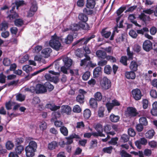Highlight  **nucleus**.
Segmentation results:
<instances>
[{
  "mask_svg": "<svg viewBox=\"0 0 157 157\" xmlns=\"http://www.w3.org/2000/svg\"><path fill=\"white\" fill-rule=\"evenodd\" d=\"M37 148L36 143L34 141H31L29 145L25 148L26 155L27 157H33L34 155V152Z\"/></svg>",
  "mask_w": 157,
  "mask_h": 157,
  "instance_id": "f257e3e1",
  "label": "nucleus"
},
{
  "mask_svg": "<svg viewBox=\"0 0 157 157\" xmlns=\"http://www.w3.org/2000/svg\"><path fill=\"white\" fill-rule=\"evenodd\" d=\"M25 90L32 93L35 92L36 94L43 93L47 91L45 86L40 84H38L35 86H31L29 88H26L25 89Z\"/></svg>",
  "mask_w": 157,
  "mask_h": 157,
  "instance_id": "f03ea898",
  "label": "nucleus"
},
{
  "mask_svg": "<svg viewBox=\"0 0 157 157\" xmlns=\"http://www.w3.org/2000/svg\"><path fill=\"white\" fill-rule=\"evenodd\" d=\"M100 84L101 87L103 90H108L111 86L110 81L106 77L101 79Z\"/></svg>",
  "mask_w": 157,
  "mask_h": 157,
  "instance_id": "7ed1b4c3",
  "label": "nucleus"
},
{
  "mask_svg": "<svg viewBox=\"0 0 157 157\" xmlns=\"http://www.w3.org/2000/svg\"><path fill=\"white\" fill-rule=\"evenodd\" d=\"M125 114L127 117H132L137 116L139 114V113L135 108L129 107L127 108Z\"/></svg>",
  "mask_w": 157,
  "mask_h": 157,
  "instance_id": "20e7f679",
  "label": "nucleus"
},
{
  "mask_svg": "<svg viewBox=\"0 0 157 157\" xmlns=\"http://www.w3.org/2000/svg\"><path fill=\"white\" fill-rule=\"evenodd\" d=\"M49 44L51 47L56 51H59L62 47L59 40H50Z\"/></svg>",
  "mask_w": 157,
  "mask_h": 157,
  "instance_id": "39448f33",
  "label": "nucleus"
},
{
  "mask_svg": "<svg viewBox=\"0 0 157 157\" xmlns=\"http://www.w3.org/2000/svg\"><path fill=\"white\" fill-rule=\"evenodd\" d=\"M132 93L133 97L136 101L140 100L142 96L140 90L137 88L132 90Z\"/></svg>",
  "mask_w": 157,
  "mask_h": 157,
  "instance_id": "423d86ee",
  "label": "nucleus"
},
{
  "mask_svg": "<svg viewBox=\"0 0 157 157\" xmlns=\"http://www.w3.org/2000/svg\"><path fill=\"white\" fill-rule=\"evenodd\" d=\"M120 105V103L117 100L114 99L112 101L111 103L109 102L107 103L106 105L108 112L110 113L114 106H119Z\"/></svg>",
  "mask_w": 157,
  "mask_h": 157,
  "instance_id": "0eeeda50",
  "label": "nucleus"
},
{
  "mask_svg": "<svg viewBox=\"0 0 157 157\" xmlns=\"http://www.w3.org/2000/svg\"><path fill=\"white\" fill-rule=\"evenodd\" d=\"M49 73L46 74L45 75L44 77L47 80L51 82L54 81L55 78L53 77L50 74H52L55 75H59V72H55L53 71H49Z\"/></svg>",
  "mask_w": 157,
  "mask_h": 157,
  "instance_id": "6e6552de",
  "label": "nucleus"
},
{
  "mask_svg": "<svg viewBox=\"0 0 157 157\" xmlns=\"http://www.w3.org/2000/svg\"><path fill=\"white\" fill-rule=\"evenodd\" d=\"M107 28L105 27L103 29L101 32V36L104 38L106 39L108 38L111 36V33L110 31H106Z\"/></svg>",
  "mask_w": 157,
  "mask_h": 157,
  "instance_id": "1a4fd4ad",
  "label": "nucleus"
},
{
  "mask_svg": "<svg viewBox=\"0 0 157 157\" xmlns=\"http://www.w3.org/2000/svg\"><path fill=\"white\" fill-rule=\"evenodd\" d=\"M63 61L64 63V66L67 67L69 68L71 66L72 63V61L71 59L67 57H62Z\"/></svg>",
  "mask_w": 157,
  "mask_h": 157,
  "instance_id": "9d476101",
  "label": "nucleus"
},
{
  "mask_svg": "<svg viewBox=\"0 0 157 157\" xmlns=\"http://www.w3.org/2000/svg\"><path fill=\"white\" fill-rule=\"evenodd\" d=\"M71 108L69 106L63 105L61 107V112L62 113L69 115L71 113Z\"/></svg>",
  "mask_w": 157,
  "mask_h": 157,
  "instance_id": "9b49d317",
  "label": "nucleus"
},
{
  "mask_svg": "<svg viewBox=\"0 0 157 157\" xmlns=\"http://www.w3.org/2000/svg\"><path fill=\"white\" fill-rule=\"evenodd\" d=\"M86 58L82 59L81 60L80 65L81 66H84L87 67L89 65V62H87V61L90 60V56L85 55Z\"/></svg>",
  "mask_w": 157,
  "mask_h": 157,
  "instance_id": "f8f14e48",
  "label": "nucleus"
},
{
  "mask_svg": "<svg viewBox=\"0 0 157 157\" xmlns=\"http://www.w3.org/2000/svg\"><path fill=\"white\" fill-rule=\"evenodd\" d=\"M46 107L52 111H55L59 109L60 106L56 105L53 104H48L46 105Z\"/></svg>",
  "mask_w": 157,
  "mask_h": 157,
  "instance_id": "ddd939ff",
  "label": "nucleus"
},
{
  "mask_svg": "<svg viewBox=\"0 0 157 157\" xmlns=\"http://www.w3.org/2000/svg\"><path fill=\"white\" fill-rule=\"evenodd\" d=\"M78 19L82 22L86 23L88 20L87 15L84 13H80L78 16Z\"/></svg>",
  "mask_w": 157,
  "mask_h": 157,
  "instance_id": "4468645a",
  "label": "nucleus"
},
{
  "mask_svg": "<svg viewBox=\"0 0 157 157\" xmlns=\"http://www.w3.org/2000/svg\"><path fill=\"white\" fill-rule=\"evenodd\" d=\"M79 136L78 135L75 134H73L70 135L69 137L66 138L67 140V144H70L73 142L72 139L73 138H79Z\"/></svg>",
  "mask_w": 157,
  "mask_h": 157,
  "instance_id": "2eb2a0df",
  "label": "nucleus"
},
{
  "mask_svg": "<svg viewBox=\"0 0 157 157\" xmlns=\"http://www.w3.org/2000/svg\"><path fill=\"white\" fill-rule=\"evenodd\" d=\"M52 50L50 48H47L41 51V53L44 55L45 58H48L50 55Z\"/></svg>",
  "mask_w": 157,
  "mask_h": 157,
  "instance_id": "dca6fc26",
  "label": "nucleus"
},
{
  "mask_svg": "<svg viewBox=\"0 0 157 157\" xmlns=\"http://www.w3.org/2000/svg\"><path fill=\"white\" fill-rule=\"evenodd\" d=\"M96 55L98 57L102 59H105L107 56L106 53L102 50H98L96 52Z\"/></svg>",
  "mask_w": 157,
  "mask_h": 157,
  "instance_id": "f3484780",
  "label": "nucleus"
},
{
  "mask_svg": "<svg viewBox=\"0 0 157 157\" xmlns=\"http://www.w3.org/2000/svg\"><path fill=\"white\" fill-rule=\"evenodd\" d=\"M10 14H9L7 17V18H9L10 20H12L13 19H16L19 17L18 14L16 12H10Z\"/></svg>",
  "mask_w": 157,
  "mask_h": 157,
  "instance_id": "a211bd4d",
  "label": "nucleus"
},
{
  "mask_svg": "<svg viewBox=\"0 0 157 157\" xmlns=\"http://www.w3.org/2000/svg\"><path fill=\"white\" fill-rule=\"evenodd\" d=\"M94 128L98 132L102 133L103 131V125L100 123H97L94 125Z\"/></svg>",
  "mask_w": 157,
  "mask_h": 157,
  "instance_id": "6ab92c4d",
  "label": "nucleus"
},
{
  "mask_svg": "<svg viewBox=\"0 0 157 157\" xmlns=\"http://www.w3.org/2000/svg\"><path fill=\"white\" fill-rule=\"evenodd\" d=\"M58 146L57 143L55 141H53L48 144V148L50 150L56 149Z\"/></svg>",
  "mask_w": 157,
  "mask_h": 157,
  "instance_id": "aec40b11",
  "label": "nucleus"
},
{
  "mask_svg": "<svg viewBox=\"0 0 157 157\" xmlns=\"http://www.w3.org/2000/svg\"><path fill=\"white\" fill-rule=\"evenodd\" d=\"M138 65L137 63L135 61H132L130 64V68L132 71H136L137 69Z\"/></svg>",
  "mask_w": 157,
  "mask_h": 157,
  "instance_id": "412c9836",
  "label": "nucleus"
},
{
  "mask_svg": "<svg viewBox=\"0 0 157 157\" xmlns=\"http://www.w3.org/2000/svg\"><path fill=\"white\" fill-rule=\"evenodd\" d=\"M101 68L100 67H96L94 70L93 75L94 77H98L101 73Z\"/></svg>",
  "mask_w": 157,
  "mask_h": 157,
  "instance_id": "4be33fe9",
  "label": "nucleus"
},
{
  "mask_svg": "<svg viewBox=\"0 0 157 157\" xmlns=\"http://www.w3.org/2000/svg\"><path fill=\"white\" fill-rule=\"evenodd\" d=\"M125 76L126 78L129 79H134L136 77L135 73L132 71L126 72Z\"/></svg>",
  "mask_w": 157,
  "mask_h": 157,
  "instance_id": "5701e85b",
  "label": "nucleus"
},
{
  "mask_svg": "<svg viewBox=\"0 0 157 157\" xmlns=\"http://www.w3.org/2000/svg\"><path fill=\"white\" fill-rule=\"evenodd\" d=\"M109 118L110 121L112 122H117L119 121L120 117L118 116L112 114L110 116Z\"/></svg>",
  "mask_w": 157,
  "mask_h": 157,
  "instance_id": "b1692460",
  "label": "nucleus"
},
{
  "mask_svg": "<svg viewBox=\"0 0 157 157\" xmlns=\"http://www.w3.org/2000/svg\"><path fill=\"white\" fill-rule=\"evenodd\" d=\"M83 12L84 13L87 15H91L94 13V11L92 9L90 8H88L86 7L83 10Z\"/></svg>",
  "mask_w": 157,
  "mask_h": 157,
  "instance_id": "393cba45",
  "label": "nucleus"
},
{
  "mask_svg": "<svg viewBox=\"0 0 157 157\" xmlns=\"http://www.w3.org/2000/svg\"><path fill=\"white\" fill-rule=\"evenodd\" d=\"M14 23L16 26L20 27L24 24V21L21 18L16 19L14 21Z\"/></svg>",
  "mask_w": 157,
  "mask_h": 157,
  "instance_id": "a878e982",
  "label": "nucleus"
},
{
  "mask_svg": "<svg viewBox=\"0 0 157 157\" xmlns=\"http://www.w3.org/2000/svg\"><path fill=\"white\" fill-rule=\"evenodd\" d=\"M62 57L59 58L54 62L53 63L55 65V67L56 70H58L59 68L60 63L62 62Z\"/></svg>",
  "mask_w": 157,
  "mask_h": 157,
  "instance_id": "bb28decb",
  "label": "nucleus"
},
{
  "mask_svg": "<svg viewBox=\"0 0 157 157\" xmlns=\"http://www.w3.org/2000/svg\"><path fill=\"white\" fill-rule=\"evenodd\" d=\"M138 18L140 20L142 21L143 22V24L146 25L147 21V16L144 13H141V14L139 15Z\"/></svg>",
  "mask_w": 157,
  "mask_h": 157,
  "instance_id": "cd10ccee",
  "label": "nucleus"
},
{
  "mask_svg": "<svg viewBox=\"0 0 157 157\" xmlns=\"http://www.w3.org/2000/svg\"><path fill=\"white\" fill-rule=\"evenodd\" d=\"M24 150V147L22 145H19L16 147L15 150L16 153L18 155L21 154L22 152Z\"/></svg>",
  "mask_w": 157,
  "mask_h": 157,
  "instance_id": "c85d7f7f",
  "label": "nucleus"
},
{
  "mask_svg": "<svg viewBox=\"0 0 157 157\" xmlns=\"http://www.w3.org/2000/svg\"><path fill=\"white\" fill-rule=\"evenodd\" d=\"M49 67H47L46 68H43V69H42L38 71H36L34 72H33V73L31 74L30 75H29L27 77H26V78H27V77H29V78H31L32 76H35L37 75L39 73L44 71L45 70L47 69Z\"/></svg>",
  "mask_w": 157,
  "mask_h": 157,
  "instance_id": "c756f323",
  "label": "nucleus"
},
{
  "mask_svg": "<svg viewBox=\"0 0 157 157\" xmlns=\"http://www.w3.org/2000/svg\"><path fill=\"white\" fill-rule=\"evenodd\" d=\"M14 146L13 143L10 141H8L6 144V148L8 150H12Z\"/></svg>",
  "mask_w": 157,
  "mask_h": 157,
  "instance_id": "7c9ffc66",
  "label": "nucleus"
},
{
  "mask_svg": "<svg viewBox=\"0 0 157 157\" xmlns=\"http://www.w3.org/2000/svg\"><path fill=\"white\" fill-rule=\"evenodd\" d=\"M97 100L94 98H91L90 101V106L93 108H96L97 107Z\"/></svg>",
  "mask_w": 157,
  "mask_h": 157,
  "instance_id": "2f4dec72",
  "label": "nucleus"
},
{
  "mask_svg": "<svg viewBox=\"0 0 157 157\" xmlns=\"http://www.w3.org/2000/svg\"><path fill=\"white\" fill-rule=\"evenodd\" d=\"M91 115V112L89 109H86L83 112V116L84 118L86 119H88L90 118Z\"/></svg>",
  "mask_w": 157,
  "mask_h": 157,
  "instance_id": "473e14b6",
  "label": "nucleus"
},
{
  "mask_svg": "<svg viewBox=\"0 0 157 157\" xmlns=\"http://www.w3.org/2000/svg\"><path fill=\"white\" fill-rule=\"evenodd\" d=\"M94 99L98 101H101L102 98L101 93L100 92H96L94 94Z\"/></svg>",
  "mask_w": 157,
  "mask_h": 157,
  "instance_id": "72a5a7b5",
  "label": "nucleus"
},
{
  "mask_svg": "<svg viewBox=\"0 0 157 157\" xmlns=\"http://www.w3.org/2000/svg\"><path fill=\"white\" fill-rule=\"evenodd\" d=\"M37 9V5L36 1H33L32 2V6L30 8V11L32 12H36Z\"/></svg>",
  "mask_w": 157,
  "mask_h": 157,
  "instance_id": "f704fd0d",
  "label": "nucleus"
},
{
  "mask_svg": "<svg viewBox=\"0 0 157 157\" xmlns=\"http://www.w3.org/2000/svg\"><path fill=\"white\" fill-rule=\"evenodd\" d=\"M104 71L107 74H110L112 71V68L109 65H106L104 67Z\"/></svg>",
  "mask_w": 157,
  "mask_h": 157,
  "instance_id": "c9c22d12",
  "label": "nucleus"
},
{
  "mask_svg": "<svg viewBox=\"0 0 157 157\" xmlns=\"http://www.w3.org/2000/svg\"><path fill=\"white\" fill-rule=\"evenodd\" d=\"M14 103L10 101L6 102L5 104V107L7 110H10L12 109V107L14 105Z\"/></svg>",
  "mask_w": 157,
  "mask_h": 157,
  "instance_id": "e433bc0d",
  "label": "nucleus"
},
{
  "mask_svg": "<svg viewBox=\"0 0 157 157\" xmlns=\"http://www.w3.org/2000/svg\"><path fill=\"white\" fill-rule=\"evenodd\" d=\"M76 100L80 103H83L84 100V95L80 94L78 95L77 97Z\"/></svg>",
  "mask_w": 157,
  "mask_h": 157,
  "instance_id": "4c0bfd02",
  "label": "nucleus"
},
{
  "mask_svg": "<svg viewBox=\"0 0 157 157\" xmlns=\"http://www.w3.org/2000/svg\"><path fill=\"white\" fill-rule=\"evenodd\" d=\"M22 69L23 71H25L27 73H29L33 70L32 67L28 65L24 66L23 67Z\"/></svg>",
  "mask_w": 157,
  "mask_h": 157,
  "instance_id": "58836bf2",
  "label": "nucleus"
},
{
  "mask_svg": "<svg viewBox=\"0 0 157 157\" xmlns=\"http://www.w3.org/2000/svg\"><path fill=\"white\" fill-rule=\"evenodd\" d=\"M104 111L105 109L104 107H100L98 113V116L99 117H102L104 116Z\"/></svg>",
  "mask_w": 157,
  "mask_h": 157,
  "instance_id": "ea45409f",
  "label": "nucleus"
},
{
  "mask_svg": "<svg viewBox=\"0 0 157 157\" xmlns=\"http://www.w3.org/2000/svg\"><path fill=\"white\" fill-rule=\"evenodd\" d=\"M120 155L121 157H132L131 155L128 153L123 150L120 151Z\"/></svg>",
  "mask_w": 157,
  "mask_h": 157,
  "instance_id": "a19ab883",
  "label": "nucleus"
},
{
  "mask_svg": "<svg viewBox=\"0 0 157 157\" xmlns=\"http://www.w3.org/2000/svg\"><path fill=\"white\" fill-rule=\"evenodd\" d=\"M39 127L40 129L42 130H44L47 128V124L45 122L42 121L40 123Z\"/></svg>",
  "mask_w": 157,
  "mask_h": 157,
  "instance_id": "79ce46f5",
  "label": "nucleus"
},
{
  "mask_svg": "<svg viewBox=\"0 0 157 157\" xmlns=\"http://www.w3.org/2000/svg\"><path fill=\"white\" fill-rule=\"evenodd\" d=\"M60 131L65 136L68 135V131L67 128L64 126L61 127L60 128Z\"/></svg>",
  "mask_w": 157,
  "mask_h": 157,
  "instance_id": "37998d69",
  "label": "nucleus"
},
{
  "mask_svg": "<svg viewBox=\"0 0 157 157\" xmlns=\"http://www.w3.org/2000/svg\"><path fill=\"white\" fill-rule=\"evenodd\" d=\"M79 29V25L76 24H74L71 26V29L73 31H78Z\"/></svg>",
  "mask_w": 157,
  "mask_h": 157,
  "instance_id": "c03bdc74",
  "label": "nucleus"
},
{
  "mask_svg": "<svg viewBox=\"0 0 157 157\" xmlns=\"http://www.w3.org/2000/svg\"><path fill=\"white\" fill-rule=\"evenodd\" d=\"M17 100L22 101L25 100V96L21 94H19L16 95Z\"/></svg>",
  "mask_w": 157,
  "mask_h": 157,
  "instance_id": "a18cd8bd",
  "label": "nucleus"
},
{
  "mask_svg": "<svg viewBox=\"0 0 157 157\" xmlns=\"http://www.w3.org/2000/svg\"><path fill=\"white\" fill-rule=\"evenodd\" d=\"M140 123L144 125H146L147 124V118L145 117H142L139 119Z\"/></svg>",
  "mask_w": 157,
  "mask_h": 157,
  "instance_id": "49530a36",
  "label": "nucleus"
},
{
  "mask_svg": "<svg viewBox=\"0 0 157 157\" xmlns=\"http://www.w3.org/2000/svg\"><path fill=\"white\" fill-rule=\"evenodd\" d=\"M90 73L89 71L86 72L82 75V79L85 81L87 80L90 77Z\"/></svg>",
  "mask_w": 157,
  "mask_h": 157,
  "instance_id": "de8ad7c7",
  "label": "nucleus"
},
{
  "mask_svg": "<svg viewBox=\"0 0 157 157\" xmlns=\"http://www.w3.org/2000/svg\"><path fill=\"white\" fill-rule=\"evenodd\" d=\"M126 7H121L118 9L116 11V13L117 16L120 15L124 11Z\"/></svg>",
  "mask_w": 157,
  "mask_h": 157,
  "instance_id": "09e8293b",
  "label": "nucleus"
},
{
  "mask_svg": "<svg viewBox=\"0 0 157 157\" xmlns=\"http://www.w3.org/2000/svg\"><path fill=\"white\" fill-rule=\"evenodd\" d=\"M73 111L75 113H79L81 111V109L78 105H76L74 107Z\"/></svg>",
  "mask_w": 157,
  "mask_h": 157,
  "instance_id": "8fccbe9b",
  "label": "nucleus"
},
{
  "mask_svg": "<svg viewBox=\"0 0 157 157\" xmlns=\"http://www.w3.org/2000/svg\"><path fill=\"white\" fill-rule=\"evenodd\" d=\"M42 48V46H37L33 49V52L34 53L37 54L41 50Z\"/></svg>",
  "mask_w": 157,
  "mask_h": 157,
  "instance_id": "3c124183",
  "label": "nucleus"
},
{
  "mask_svg": "<svg viewBox=\"0 0 157 157\" xmlns=\"http://www.w3.org/2000/svg\"><path fill=\"white\" fill-rule=\"evenodd\" d=\"M15 4L17 6V9L19 7L25 4L24 1L23 0L16 1L15 2Z\"/></svg>",
  "mask_w": 157,
  "mask_h": 157,
  "instance_id": "603ef678",
  "label": "nucleus"
},
{
  "mask_svg": "<svg viewBox=\"0 0 157 157\" xmlns=\"http://www.w3.org/2000/svg\"><path fill=\"white\" fill-rule=\"evenodd\" d=\"M112 149V147L110 146L104 148L103 149V151L105 153L110 154L111 153Z\"/></svg>",
  "mask_w": 157,
  "mask_h": 157,
  "instance_id": "864d4df0",
  "label": "nucleus"
},
{
  "mask_svg": "<svg viewBox=\"0 0 157 157\" xmlns=\"http://www.w3.org/2000/svg\"><path fill=\"white\" fill-rule=\"evenodd\" d=\"M52 116L53 118L52 119H56L57 118L60 117V114L59 112H53L52 114Z\"/></svg>",
  "mask_w": 157,
  "mask_h": 157,
  "instance_id": "5fc2aeb1",
  "label": "nucleus"
},
{
  "mask_svg": "<svg viewBox=\"0 0 157 157\" xmlns=\"http://www.w3.org/2000/svg\"><path fill=\"white\" fill-rule=\"evenodd\" d=\"M78 34L76 33H74L72 35L69 34L68 35L67 38H65L64 39H74L76 38Z\"/></svg>",
  "mask_w": 157,
  "mask_h": 157,
  "instance_id": "6e6d98bb",
  "label": "nucleus"
},
{
  "mask_svg": "<svg viewBox=\"0 0 157 157\" xmlns=\"http://www.w3.org/2000/svg\"><path fill=\"white\" fill-rule=\"evenodd\" d=\"M3 64L6 66H9L11 63L10 60L8 58H5L3 60Z\"/></svg>",
  "mask_w": 157,
  "mask_h": 157,
  "instance_id": "4d7b16f0",
  "label": "nucleus"
},
{
  "mask_svg": "<svg viewBox=\"0 0 157 157\" xmlns=\"http://www.w3.org/2000/svg\"><path fill=\"white\" fill-rule=\"evenodd\" d=\"M155 132L153 129H151L148 131V138L151 139L154 135Z\"/></svg>",
  "mask_w": 157,
  "mask_h": 157,
  "instance_id": "13d9d810",
  "label": "nucleus"
},
{
  "mask_svg": "<svg viewBox=\"0 0 157 157\" xmlns=\"http://www.w3.org/2000/svg\"><path fill=\"white\" fill-rule=\"evenodd\" d=\"M121 139L124 142H126L129 140V136L127 135L123 134L121 136Z\"/></svg>",
  "mask_w": 157,
  "mask_h": 157,
  "instance_id": "bf43d9fd",
  "label": "nucleus"
},
{
  "mask_svg": "<svg viewBox=\"0 0 157 157\" xmlns=\"http://www.w3.org/2000/svg\"><path fill=\"white\" fill-rule=\"evenodd\" d=\"M85 4L84 0H78L77 2V5L78 7H83Z\"/></svg>",
  "mask_w": 157,
  "mask_h": 157,
  "instance_id": "052dcab7",
  "label": "nucleus"
},
{
  "mask_svg": "<svg viewBox=\"0 0 157 157\" xmlns=\"http://www.w3.org/2000/svg\"><path fill=\"white\" fill-rule=\"evenodd\" d=\"M45 85V88H47L49 91H51L54 89L53 86L49 82H46Z\"/></svg>",
  "mask_w": 157,
  "mask_h": 157,
  "instance_id": "680f3d73",
  "label": "nucleus"
},
{
  "mask_svg": "<svg viewBox=\"0 0 157 157\" xmlns=\"http://www.w3.org/2000/svg\"><path fill=\"white\" fill-rule=\"evenodd\" d=\"M2 27L0 26V30L2 31L3 29L6 30L8 28V24L7 22H2L1 24Z\"/></svg>",
  "mask_w": 157,
  "mask_h": 157,
  "instance_id": "e2e57ef3",
  "label": "nucleus"
},
{
  "mask_svg": "<svg viewBox=\"0 0 157 157\" xmlns=\"http://www.w3.org/2000/svg\"><path fill=\"white\" fill-rule=\"evenodd\" d=\"M10 30L12 34L16 35L18 31V29L16 27H13L10 28Z\"/></svg>",
  "mask_w": 157,
  "mask_h": 157,
  "instance_id": "0e129e2a",
  "label": "nucleus"
},
{
  "mask_svg": "<svg viewBox=\"0 0 157 157\" xmlns=\"http://www.w3.org/2000/svg\"><path fill=\"white\" fill-rule=\"evenodd\" d=\"M128 134L132 137L136 135V132L134 130L131 128L128 129Z\"/></svg>",
  "mask_w": 157,
  "mask_h": 157,
  "instance_id": "69168bd1",
  "label": "nucleus"
},
{
  "mask_svg": "<svg viewBox=\"0 0 157 157\" xmlns=\"http://www.w3.org/2000/svg\"><path fill=\"white\" fill-rule=\"evenodd\" d=\"M118 139V138L116 137L112 138L109 143L112 145H115L117 144V141Z\"/></svg>",
  "mask_w": 157,
  "mask_h": 157,
  "instance_id": "338daca9",
  "label": "nucleus"
},
{
  "mask_svg": "<svg viewBox=\"0 0 157 157\" xmlns=\"http://www.w3.org/2000/svg\"><path fill=\"white\" fill-rule=\"evenodd\" d=\"M150 94L151 96L154 98H157V93L155 90H152L150 92Z\"/></svg>",
  "mask_w": 157,
  "mask_h": 157,
  "instance_id": "774afa93",
  "label": "nucleus"
}]
</instances>
